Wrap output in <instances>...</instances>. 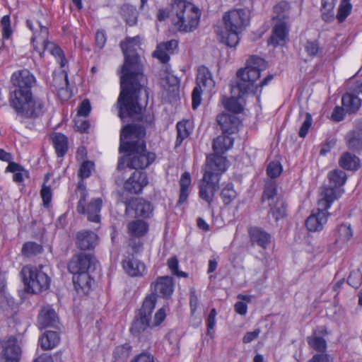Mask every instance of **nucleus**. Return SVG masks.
Returning a JSON list of instances; mask_svg holds the SVG:
<instances>
[{
  "label": "nucleus",
  "mask_w": 362,
  "mask_h": 362,
  "mask_svg": "<svg viewBox=\"0 0 362 362\" xmlns=\"http://www.w3.org/2000/svg\"><path fill=\"white\" fill-rule=\"evenodd\" d=\"M139 43V36L127 37L125 41L120 43L124 62L120 71V93L117 105L122 120L126 117H134L142 113L144 105L140 102L142 91L148 98L146 90L147 78L144 74L140 57L134 47Z\"/></svg>",
  "instance_id": "f257e3e1"
},
{
  "label": "nucleus",
  "mask_w": 362,
  "mask_h": 362,
  "mask_svg": "<svg viewBox=\"0 0 362 362\" xmlns=\"http://www.w3.org/2000/svg\"><path fill=\"white\" fill-rule=\"evenodd\" d=\"M146 129L139 124H127L120 132L119 151L127 153L120 158L115 173L117 184L123 181L120 174H127L131 170H141L148 167L156 159L154 153L148 151L145 141Z\"/></svg>",
  "instance_id": "f03ea898"
},
{
  "label": "nucleus",
  "mask_w": 362,
  "mask_h": 362,
  "mask_svg": "<svg viewBox=\"0 0 362 362\" xmlns=\"http://www.w3.org/2000/svg\"><path fill=\"white\" fill-rule=\"evenodd\" d=\"M266 68L264 59L257 56H251L246 62L245 68L240 69L237 79L230 83L231 97L223 96L221 103L226 110L236 115L244 109L243 96L253 90L254 82L260 76L262 70Z\"/></svg>",
  "instance_id": "7ed1b4c3"
},
{
  "label": "nucleus",
  "mask_w": 362,
  "mask_h": 362,
  "mask_svg": "<svg viewBox=\"0 0 362 362\" xmlns=\"http://www.w3.org/2000/svg\"><path fill=\"white\" fill-rule=\"evenodd\" d=\"M28 28L33 32L31 42L35 50L40 55L48 51L53 56L59 57L62 66L65 65L66 60L64 58L62 50L52 42L48 40L49 22L46 16L40 11L26 21Z\"/></svg>",
  "instance_id": "20e7f679"
},
{
  "label": "nucleus",
  "mask_w": 362,
  "mask_h": 362,
  "mask_svg": "<svg viewBox=\"0 0 362 362\" xmlns=\"http://www.w3.org/2000/svg\"><path fill=\"white\" fill-rule=\"evenodd\" d=\"M227 169V160L223 156H208L204 173L199 185V197L210 206L215 193L219 189L221 175Z\"/></svg>",
  "instance_id": "39448f33"
},
{
  "label": "nucleus",
  "mask_w": 362,
  "mask_h": 362,
  "mask_svg": "<svg viewBox=\"0 0 362 362\" xmlns=\"http://www.w3.org/2000/svg\"><path fill=\"white\" fill-rule=\"evenodd\" d=\"M156 304V297L155 294L146 296L130 328L132 334L139 335L148 328L151 329L159 326L164 321L166 317L164 308L158 309L154 315L153 320H151L152 313Z\"/></svg>",
  "instance_id": "423d86ee"
},
{
  "label": "nucleus",
  "mask_w": 362,
  "mask_h": 362,
  "mask_svg": "<svg viewBox=\"0 0 362 362\" xmlns=\"http://www.w3.org/2000/svg\"><path fill=\"white\" fill-rule=\"evenodd\" d=\"M200 10L186 0H174L171 4L170 19L178 31L189 33L199 25Z\"/></svg>",
  "instance_id": "0eeeda50"
},
{
  "label": "nucleus",
  "mask_w": 362,
  "mask_h": 362,
  "mask_svg": "<svg viewBox=\"0 0 362 362\" xmlns=\"http://www.w3.org/2000/svg\"><path fill=\"white\" fill-rule=\"evenodd\" d=\"M250 20L248 11L233 9L226 13L223 17L225 30L217 33L218 40L230 47L239 43V34L247 25Z\"/></svg>",
  "instance_id": "6e6552de"
},
{
  "label": "nucleus",
  "mask_w": 362,
  "mask_h": 362,
  "mask_svg": "<svg viewBox=\"0 0 362 362\" xmlns=\"http://www.w3.org/2000/svg\"><path fill=\"white\" fill-rule=\"evenodd\" d=\"M9 103L17 115L27 119L38 118L46 111L47 103L45 98L33 92L11 99Z\"/></svg>",
  "instance_id": "1a4fd4ad"
},
{
  "label": "nucleus",
  "mask_w": 362,
  "mask_h": 362,
  "mask_svg": "<svg viewBox=\"0 0 362 362\" xmlns=\"http://www.w3.org/2000/svg\"><path fill=\"white\" fill-rule=\"evenodd\" d=\"M48 268L45 266H25L21 270L23 280L29 291L40 293L47 291L51 279L47 274Z\"/></svg>",
  "instance_id": "9d476101"
},
{
  "label": "nucleus",
  "mask_w": 362,
  "mask_h": 362,
  "mask_svg": "<svg viewBox=\"0 0 362 362\" xmlns=\"http://www.w3.org/2000/svg\"><path fill=\"white\" fill-rule=\"evenodd\" d=\"M336 200L334 192L327 189L325 197H321L317 202V209L313 210L305 221V226L312 232L320 231L327 223L329 213L327 211L332 202Z\"/></svg>",
  "instance_id": "9b49d317"
},
{
  "label": "nucleus",
  "mask_w": 362,
  "mask_h": 362,
  "mask_svg": "<svg viewBox=\"0 0 362 362\" xmlns=\"http://www.w3.org/2000/svg\"><path fill=\"white\" fill-rule=\"evenodd\" d=\"M14 90L10 93L9 100L17 98L32 92L36 84V78L28 69H22L14 72L11 78Z\"/></svg>",
  "instance_id": "f8f14e48"
},
{
  "label": "nucleus",
  "mask_w": 362,
  "mask_h": 362,
  "mask_svg": "<svg viewBox=\"0 0 362 362\" xmlns=\"http://www.w3.org/2000/svg\"><path fill=\"white\" fill-rule=\"evenodd\" d=\"M78 189L80 191V198L76 207L78 213L86 215L89 221L99 223L100 221V212L103 206V200L100 198H95L86 204L88 193L86 188L82 185L78 184Z\"/></svg>",
  "instance_id": "ddd939ff"
},
{
  "label": "nucleus",
  "mask_w": 362,
  "mask_h": 362,
  "mask_svg": "<svg viewBox=\"0 0 362 362\" xmlns=\"http://www.w3.org/2000/svg\"><path fill=\"white\" fill-rule=\"evenodd\" d=\"M196 83L197 85L192 94V106L194 110L197 109L201 103L202 93L204 91L211 92L215 86V81L213 79L211 73L209 69L204 66L199 67L197 70Z\"/></svg>",
  "instance_id": "4468645a"
},
{
  "label": "nucleus",
  "mask_w": 362,
  "mask_h": 362,
  "mask_svg": "<svg viewBox=\"0 0 362 362\" xmlns=\"http://www.w3.org/2000/svg\"><path fill=\"white\" fill-rule=\"evenodd\" d=\"M124 190L133 194H139L142 192L144 188L148 184V179L146 172L142 170H131L127 174L122 175Z\"/></svg>",
  "instance_id": "2eb2a0df"
},
{
  "label": "nucleus",
  "mask_w": 362,
  "mask_h": 362,
  "mask_svg": "<svg viewBox=\"0 0 362 362\" xmlns=\"http://www.w3.org/2000/svg\"><path fill=\"white\" fill-rule=\"evenodd\" d=\"M124 204L125 205V214L130 216L148 218L153 211L151 204L143 198H131L125 200Z\"/></svg>",
  "instance_id": "dca6fc26"
},
{
  "label": "nucleus",
  "mask_w": 362,
  "mask_h": 362,
  "mask_svg": "<svg viewBox=\"0 0 362 362\" xmlns=\"http://www.w3.org/2000/svg\"><path fill=\"white\" fill-rule=\"evenodd\" d=\"M0 362H19L21 351L15 337H10L1 343Z\"/></svg>",
  "instance_id": "f3484780"
},
{
  "label": "nucleus",
  "mask_w": 362,
  "mask_h": 362,
  "mask_svg": "<svg viewBox=\"0 0 362 362\" xmlns=\"http://www.w3.org/2000/svg\"><path fill=\"white\" fill-rule=\"evenodd\" d=\"M95 263V257L90 254L81 252L74 255L68 264L69 271L76 274L81 272H88Z\"/></svg>",
  "instance_id": "a211bd4d"
},
{
  "label": "nucleus",
  "mask_w": 362,
  "mask_h": 362,
  "mask_svg": "<svg viewBox=\"0 0 362 362\" xmlns=\"http://www.w3.org/2000/svg\"><path fill=\"white\" fill-rule=\"evenodd\" d=\"M354 232L349 223H341L337 226L332 232L334 238L332 247L334 250H339L345 247L351 238Z\"/></svg>",
  "instance_id": "6ab92c4d"
},
{
  "label": "nucleus",
  "mask_w": 362,
  "mask_h": 362,
  "mask_svg": "<svg viewBox=\"0 0 362 362\" xmlns=\"http://www.w3.org/2000/svg\"><path fill=\"white\" fill-rule=\"evenodd\" d=\"M328 179L329 185L322 188L320 193V198L325 197L327 189H332V191L334 192L336 199H337L344 193V189H341V187L346 181V175L341 170H334L329 173Z\"/></svg>",
  "instance_id": "aec40b11"
},
{
  "label": "nucleus",
  "mask_w": 362,
  "mask_h": 362,
  "mask_svg": "<svg viewBox=\"0 0 362 362\" xmlns=\"http://www.w3.org/2000/svg\"><path fill=\"white\" fill-rule=\"evenodd\" d=\"M151 288L152 293L157 298L158 295H160L164 298H170L174 291V284L172 277L168 276H160L151 283Z\"/></svg>",
  "instance_id": "412c9836"
},
{
  "label": "nucleus",
  "mask_w": 362,
  "mask_h": 362,
  "mask_svg": "<svg viewBox=\"0 0 362 362\" xmlns=\"http://www.w3.org/2000/svg\"><path fill=\"white\" fill-rule=\"evenodd\" d=\"M216 122L223 134H233L238 132L241 121L237 115L221 113L217 115Z\"/></svg>",
  "instance_id": "4be33fe9"
},
{
  "label": "nucleus",
  "mask_w": 362,
  "mask_h": 362,
  "mask_svg": "<svg viewBox=\"0 0 362 362\" xmlns=\"http://www.w3.org/2000/svg\"><path fill=\"white\" fill-rule=\"evenodd\" d=\"M98 243V235L88 230L78 231L76 236V245L81 250H90Z\"/></svg>",
  "instance_id": "5701e85b"
},
{
  "label": "nucleus",
  "mask_w": 362,
  "mask_h": 362,
  "mask_svg": "<svg viewBox=\"0 0 362 362\" xmlns=\"http://www.w3.org/2000/svg\"><path fill=\"white\" fill-rule=\"evenodd\" d=\"M122 267L125 272L130 276H142L146 272V266L133 255L127 257L122 261Z\"/></svg>",
  "instance_id": "b1692460"
},
{
  "label": "nucleus",
  "mask_w": 362,
  "mask_h": 362,
  "mask_svg": "<svg viewBox=\"0 0 362 362\" xmlns=\"http://www.w3.org/2000/svg\"><path fill=\"white\" fill-rule=\"evenodd\" d=\"M288 34V23H274L272 30V35L268 40V44L274 47L283 45L286 43Z\"/></svg>",
  "instance_id": "393cba45"
},
{
  "label": "nucleus",
  "mask_w": 362,
  "mask_h": 362,
  "mask_svg": "<svg viewBox=\"0 0 362 362\" xmlns=\"http://www.w3.org/2000/svg\"><path fill=\"white\" fill-rule=\"evenodd\" d=\"M231 134H223L216 137L213 142V149L215 154L212 156H220L219 154L224 153L230 149L234 142V139L230 136Z\"/></svg>",
  "instance_id": "a878e982"
},
{
  "label": "nucleus",
  "mask_w": 362,
  "mask_h": 362,
  "mask_svg": "<svg viewBox=\"0 0 362 362\" xmlns=\"http://www.w3.org/2000/svg\"><path fill=\"white\" fill-rule=\"evenodd\" d=\"M57 315L50 306H46L40 310L37 322L40 328L43 329L47 327L54 326L57 322Z\"/></svg>",
  "instance_id": "bb28decb"
},
{
  "label": "nucleus",
  "mask_w": 362,
  "mask_h": 362,
  "mask_svg": "<svg viewBox=\"0 0 362 362\" xmlns=\"http://www.w3.org/2000/svg\"><path fill=\"white\" fill-rule=\"evenodd\" d=\"M249 235L252 245H257L264 249L267 247L271 241V235L266 231L257 227L250 228Z\"/></svg>",
  "instance_id": "cd10ccee"
},
{
  "label": "nucleus",
  "mask_w": 362,
  "mask_h": 362,
  "mask_svg": "<svg viewBox=\"0 0 362 362\" xmlns=\"http://www.w3.org/2000/svg\"><path fill=\"white\" fill-rule=\"evenodd\" d=\"M272 20L274 23H288L290 15V5L286 1H281L274 6Z\"/></svg>",
  "instance_id": "c85d7f7f"
},
{
  "label": "nucleus",
  "mask_w": 362,
  "mask_h": 362,
  "mask_svg": "<svg viewBox=\"0 0 362 362\" xmlns=\"http://www.w3.org/2000/svg\"><path fill=\"white\" fill-rule=\"evenodd\" d=\"M341 103L346 112L351 114L358 110L361 106V100L354 93H346L342 97Z\"/></svg>",
  "instance_id": "c756f323"
},
{
  "label": "nucleus",
  "mask_w": 362,
  "mask_h": 362,
  "mask_svg": "<svg viewBox=\"0 0 362 362\" xmlns=\"http://www.w3.org/2000/svg\"><path fill=\"white\" fill-rule=\"evenodd\" d=\"M127 230L131 238H141L147 233L148 225L144 221H132L128 223Z\"/></svg>",
  "instance_id": "7c9ffc66"
},
{
  "label": "nucleus",
  "mask_w": 362,
  "mask_h": 362,
  "mask_svg": "<svg viewBox=\"0 0 362 362\" xmlns=\"http://www.w3.org/2000/svg\"><path fill=\"white\" fill-rule=\"evenodd\" d=\"M60 341L59 335L57 332L47 331L40 339V343L43 350L54 349Z\"/></svg>",
  "instance_id": "2f4dec72"
},
{
  "label": "nucleus",
  "mask_w": 362,
  "mask_h": 362,
  "mask_svg": "<svg viewBox=\"0 0 362 362\" xmlns=\"http://www.w3.org/2000/svg\"><path fill=\"white\" fill-rule=\"evenodd\" d=\"M339 163L345 170H356L360 166V160L355 155L346 152L340 157Z\"/></svg>",
  "instance_id": "473e14b6"
},
{
  "label": "nucleus",
  "mask_w": 362,
  "mask_h": 362,
  "mask_svg": "<svg viewBox=\"0 0 362 362\" xmlns=\"http://www.w3.org/2000/svg\"><path fill=\"white\" fill-rule=\"evenodd\" d=\"M345 141L350 150L357 152L362 151V136L358 132L349 131L345 136Z\"/></svg>",
  "instance_id": "72a5a7b5"
},
{
  "label": "nucleus",
  "mask_w": 362,
  "mask_h": 362,
  "mask_svg": "<svg viewBox=\"0 0 362 362\" xmlns=\"http://www.w3.org/2000/svg\"><path fill=\"white\" fill-rule=\"evenodd\" d=\"M191 184V176L189 173L185 172L180 179V196L178 204H182L187 201L189 196V187Z\"/></svg>",
  "instance_id": "f704fd0d"
},
{
  "label": "nucleus",
  "mask_w": 362,
  "mask_h": 362,
  "mask_svg": "<svg viewBox=\"0 0 362 362\" xmlns=\"http://www.w3.org/2000/svg\"><path fill=\"white\" fill-rule=\"evenodd\" d=\"M53 145L59 157L64 156L68 149V141L66 136L57 133L52 137Z\"/></svg>",
  "instance_id": "c9c22d12"
},
{
  "label": "nucleus",
  "mask_w": 362,
  "mask_h": 362,
  "mask_svg": "<svg viewBox=\"0 0 362 362\" xmlns=\"http://www.w3.org/2000/svg\"><path fill=\"white\" fill-rule=\"evenodd\" d=\"M269 205L270 206L269 216H272L276 221L286 216V206L281 199H277L274 203H269Z\"/></svg>",
  "instance_id": "e433bc0d"
},
{
  "label": "nucleus",
  "mask_w": 362,
  "mask_h": 362,
  "mask_svg": "<svg viewBox=\"0 0 362 362\" xmlns=\"http://www.w3.org/2000/svg\"><path fill=\"white\" fill-rule=\"evenodd\" d=\"M74 275L73 281L76 286H78L81 289H85L86 288H89L90 287L92 279L88 272H78V273Z\"/></svg>",
  "instance_id": "4c0bfd02"
},
{
  "label": "nucleus",
  "mask_w": 362,
  "mask_h": 362,
  "mask_svg": "<svg viewBox=\"0 0 362 362\" xmlns=\"http://www.w3.org/2000/svg\"><path fill=\"white\" fill-rule=\"evenodd\" d=\"M352 10V4L351 0H341L337 13V18L339 23H342L350 15Z\"/></svg>",
  "instance_id": "58836bf2"
},
{
  "label": "nucleus",
  "mask_w": 362,
  "mask_h": 362,
  "mask_svg": "<svg viewBox=\"0 0 362 362\" xmlns=\"http://www.w3.org/2000/svg\"><path fill=\"white\" fill-rule=\"evenodd\" d=\"M262 201L268 200L269 203H274L277 199V186L275 182H269L266 187L262 194Z\"/></svg>",
  "instance_id": "ea45409f"
},
{
  "label": "nucleus",
  "mask_w": 362,
  "mask_h": 362,
  "mask_svg": "<svg viewBox=\"0 0 362 362\" xmlns=\"http://www.w3.org/2000/svg\"><path fill=\"white\" fill-rule=\"evenodd\" d=\"M237 195L238 193L234 189L232 183L227 184L221 192V197L224 205L230 204L237 197Z\"/></svg>",
  "instance_id": "a19ab883"
},
{
  "label": "nucleus",
  "mask_w": 362,
  "mask_h": 362,
  "mask_svg": "<svg viewBox=\"0 0 362 362\" xmlns=\"http://www.w3.org/2000/svg\"><path fill=\"white\" fill-rule=\"evenodd\" d=\"M42 247L34 242L25 243L22 247V254L25 257H32L41 253Z\"/></svg>",
  "instance_id": "79ce46f5"
},
{
  "label": "nucleus",
  "mask_w": 362,
  "mask_h": 362,
  "mask_svg": "<svg viewBox=\"0 0 362 362\" xmlns=\"http://www.w3.org/2000/svg\"><path fill=\"white\" fill-rule=\"evenodd\" d=\"M132 346L129 344H124L117 346L113 351L115 359L125 361L129 356Z\"/></svg>",
  "instance_id": "37998d69"
},
{
  "label": "nucleus",
  "mask_w": 362,
  "mask_h": 362,
  "mask_svg": "<svg viewBox=\"0 0 362 362\" xmlns=\"http://www.w3.org/2000/svg\"><path fill=\"white\" fill-rule=\"evenodd\" d=\"M303 47L307 54L311 58L318 56L322 50L319 42L316 40H307Z\"/></svg>",
  "instance_id": "c03bdc74"
},
{
  "label": "nucleus",
  "mask_w": 362,
  "mask_h": 362,
  "mask_svg": "<svg viewBox=\"0 0 362 362\" xmlns=\"http://www.w3.org/2000/svg\"><path fill=\"white\" fill-rule=\"evenodd\" d=\"M308 344L317 351L325 353L327 348L326 341L321 337H313L308 338Z\"/></svg>",
  "instance_id": "a18cd8bd"
},
{
  "label": "nucleus",
  "mask_w": 362,
  "mask_h": 362,
  "mask_svg": "<svg viewBox=\"0 0 362 362\" xmlns=\"http://www.w3.org/2000/svg\"><path fill=\"white\" fill-rule=\"evenodd\" d=\"M1 33L3 39L8 40L13 34L11 28L10 17L8 15L4 16L1 20Z\"/></svg>",
  "instance_id": "49530a36"
},
{
  "label": "nucleus",
  "mask_w": 362,
  "mask_h": 362,
  "mask_svg": "<svg viewBox=\"0 0 362 362\" xmlns=\"http://www.w3.org/2000/svg\"><path fill=\"white\" fill-rule=\"evenodd\" d=\"M176 127L177 134L175 141V146H178L181 144L183 140L188 137L189 134L185 123L178 122Z\"/></svg>",
  "instance_id": "de8ad7c7"
},
{
  "label": "nucleus",
  "mask_w": 362,
  "mask_h": 362,
  "mask_svg": "<svg viewBox=\"0 0 362 362\" xmlns=\"http://www.w3.org/2000/svg\"><path fill=\"white\" fill-rule=\"evenodd\" d=\"M217 315L216 310L215 308H212L210 311V313L206 319V326H207V335H209L211 338L214 337V327L216 325V316Z\"/></svg>",
  "instance_id": "09e8293b"
},
{
  "label": "nucleus",
  "mask_w": 362,
  "mask_h": 362,
  "mask_svg": "<svg viewBox=\"0 0 362 362\" xmlns=\"http://www.w3.org/2000/svg\"><path fill=\"white\" fill-rule=\"evenodd\" d=\"M54 81H57V82L61 81L62 83V86H60V87H55V88L53 90V91H57L60 96H63L64 94V97L66 98H69V94L67 90L64 88L65 86L66 87L68 85L67 76L66 75L64 76H58L54 78Z\"/></svg>",
  "instance_id": "8fccbe9b"
},
{
  "label": "nucleus",
  "mask_w": 362,
  "mask_h": 362,
  "mask_svg": "<svg viewBox=\"0 0 362 362\" xmlns=\"http://www.w3.org/2000/svg\"><path fill=\"white\" fill-rule=\"evenodd\" d=\"M282 172L281 165L279 162L272 161L269 163L267 168V173L271 178H276Z\"/></svg>",
  "instance_id": "3c124183"
},
{
  "label": "nucleus",
  "mask_w": 362,
  "mask_h": 362,
  "mask_svg": "<svg viewBox=\"0 0 362 362\" xmlns=\"http://www.w3.org/2000/svg\"><path fill=\"white\" fill-rule=\"evenodd\" d=\"M40 195L42 199L43 206L48 208L52 198V192L49 186L43 184L40 191Z\"/></svg>",
  "instance_id": "603ef678"
},
{
  "label": "nucleus",
  "mask_w": 362,
  "mask_h": 362,
  "mask_svg": "<svg viewBox=\"0 0 362 362\" xmlns=\"http://www.w3.org/2000/svg\"><path fill=\"white\" fill-rule=\"evenodd\" d=\"M153 56L157 58L160 62L165 64L170 60V54L163 49V45L158 44L156 49L153 52Z\"/></svg>",
  "instance_id": "864d4df0"
},
{
  "label": "nucleus",
  "mask_w": 362,
  "mask_h": 362,
  "mask_svg": "<svg viewBox=\"0 0 362 362\" xmlns=\"http://www.w3.org/2000/svg\"><path fill=\"white\" fill-rule=\"evenodd\" d=\"M94 163L91 161H84L81 165L78 170V176L82 179L88 178L93 169Z\"/></svg>",
  "instance_id": "5fc2aeb1"
},
{
  "label": "nucleus",
  "mask_w": 362,
  "mask_h": 362,
  "mask_svg": "<svg viewBox=\"0 0 362 362\" xmlns=\"http://www.w3.org/2000/svg\"><path fill=\"white\" fill-rule=\"evenodd\" d=\"M327 4L323 3L322 7L321 9L322 11V18L327 23H330L334 19V6L329 5L328 8H327Z\"/></svg>",
  "instance_id": "6e6d98bb"
},
{
  "label": "nucleus",
  "mask_w": 362,
  "mask_h": 362,
  "mask_svg": "<svg viewBox=\"0 0 362 362\" xmlns=\"http://www.w3.org/2000/svg\"><path fill=\"white\" fill-rule=\"evenodd\" d=\"M312 122L313 119L311 115L307 112L305 114V119L303 122L298 132V135L300 137L304 138L307 135L308 130L311 127Z\"/></svg>",
  "instance_id": "4d7b16f0"
},
{
  "label": "nucleus",
  "mask_w": 362,
  "mask_h": 362,
  "mask_svg": "<svg viewBox=\"0 0 362 362\" xmlns=\"http://www.w3.org/2000/svg\"><path fill=\"white\" fill-rule=\"evenodd\" d=\"M107 36L105 30H98L95 35V47L100 50L105 45Z\"/></svg>",
  "instance_id": "13d9d810"
},
{
  "label": "nucleus",
  "mask_w": 362,
  "mask_h": 362,
  "mask_svg": "<svg viewBox=\"0 0 362 362\" xmlns=\"http://www.w3.org/2000/svg\"><path fill=\"white\" fill-rule=\"evenodd\" d=\"M91 106L88 99L83 100L78 107V115L87 117L90 113Z\"/></svg>",
  "instance_id": "bf43d9fd"
},
{
  "label": "nucleus",
  "mask_w": 362,
  "mask_h": 362,
  "mask_svg": "<svg viewBox=\"0 0 362 362\" xmlns=\"http://www.w3.org/2000/svg\"><path fill=\"white\" fill-rule=\"evenodd\" d=\"M272 78H273V76L269 75L263 79V81L259 83V86H257V85L255 86L254 84L253 90L251 91L250 93H253L254 95H255L257 96V99H259L261 92H262V88L263 86L267 85L268 83L272 80Z\"/></svg>",
  "instance_id": "052dcab7"
},
{
  "label": "nucleus",
  "mask_w": 362,
  "mask_h": 362,
  "mask_svg": "<svg viewBox=\"0 0 362 362\" xmlns=\"http://www.w3.org/2000/svg\"><path fill=\"white\" fill-rule=\"evenodd\" d=\"M345 113H346V112L343 106L342 107L337 106L333 110V112L332 114V119L334 121L340 122L344 119Z\"/></svg>",
  "instance_id": "680f3d73"
},
{
  "label": "nucleus",
  "mask_w": 362,
  "mask_h": 362,
  "mask_svg": "<svg viewBox=\"0 0 362 362\" xmlns=\"http://www.w3.org/2000/svg\"><path fill=\"white\" fill-rule=\"evenodd\" d=\"M134 253H138L143 249V242L140 238H131L129 243Z\"/></svg>",
  "instance_id": "e2e57ef3"
},
{
  "label": "nucleus",
  "mask_w": 362,
  "mask_h": 362,
  "mask_svg": "<svg viewBox=\"0 0 362 362\" xmlns=\"http://www.w3.org/2000/svg\"><path fill=\"white\" fill-rule=\"evenodd\" d=\"M160 45H163V49L166 52L171 54L174 52L175 49H177L178 46V42L176 40H170L165 42L160 43Z\"/></svg>",
  "instance_id": "0e129e2a"
},
{
  "label": "nucleus",
  "mask_w": 362,
  "mask_h": 362,
  "mask_svg": "<svg viewBox=\"0 0 362 362\" xmlns=\"http://www.w3.org/2000/svg\"><path fill=\"white\" fill-rule=\"evenodd\" d=\"M260 333V329H257L252 332H247L245 333L243 338V342L244 344H248L257 338Z\"/></svg>",
  "instance_id": "69168bd1"
},
{
  "label": "nucleus",
  "mask_w": 362,
  "mask_h": 362,
  "mask_svg": "<svg viewBox=\"0 0 362 362\" xmlns=\"http://www.w3.org/2000/svg\"><path fill=\"white\" fill-rule=\"evenodd\" d=\"M131 362H154V361L151 354L144 352L138 355Z\"/></svg>",
  "instance_id": "338daca9"
},
{
  "label": "nucleus",
  "mask_w": 362,
  "mask_h": 362,
  "mask_svg": "<svg viewBox=\"0 0 362 362\" xmlns=\"http://www.w3.org/2000/svg\"><path fill=\"white\" fill-rule=\"evenodd\" d=\"M308 362H332L329 356L325 353L315 354Z\"/></svg>",
  "instance_id": "774afa93"
}]
</instances>
